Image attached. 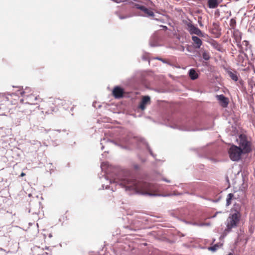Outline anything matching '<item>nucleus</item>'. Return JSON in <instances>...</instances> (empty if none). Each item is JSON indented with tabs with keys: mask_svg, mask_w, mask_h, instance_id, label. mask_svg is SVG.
Returning <instances> with one entry per match:
<instances>
[{
	"mask_svg": "<svg viewBox=\"0 0 255 255\" xmlns=\"http://www.w3.org/2000/svg\"><path fill=\"white\" fill-rule=\"evenodd\" d=\"M40 202H30L28 212L31 213L32 215H38L40 213Z\"/></svg>",
	"mask_w": 255,
	"mask_h": 255,
	"instance_id": "obj_9",
	"label": "nucleus"
},
{
	"mask_svg": "<svg viewBox=\"0 0 255 255\" xmlns=\"http://www.w3.org/2000/svg\"><path fill=\"white\" fill-rule=\"evenodd\" d=\"M133 167L135 170H138L140 169L139 165L137 164H133Z\"/></svg>",
	"mask_w": 255,
	"mask_h": 255,
	"instance_id": "obj_31",
	"label": "nucleus"
},
{
	"mask_svg": "<svg viewBox=\"0 0 255 255\" xmlns=\"http://www.w3.org/2000/svg\"><path fill=\"white\" fill-rule=\"evenodd\" d=\"M213 47L218 51L222 52L223 50V46L221 44L217 42L216 41H213L212 43Z\"/></svg>",
	"mask_w": 255,
	"mask_h": 255,
	"instance_id": "obj_22",
	"label": "nucleus"
},
{
	"mask_svg": "<svg viewBox=\"0 0 255 255\" xmlns=\"http://www.w3.org/2000/svg\"><path fill=\"white\" fill-rule=\"evenodd\" d=\"M186 25L187 26V29L191 35L196 34L200 37L204 36V34L202 31L192 23L187 22Z\"/></svg>",
	"mask_w": 255,
	"mask_h": 255,
	"instance_id": "obj_6",
	"label": "nucleus"
},
{
	"mask_svg": "<svg viewBox=\"0 0 255 255\" xmlns=\"http://www.w3.org/2000/svg\"><path fill=\"white\" fill-rule=\"evenodd\" d=\"M220 213H221V212H217L216 214L214 216H213V218L215 217L216 216L217 214Z\"/></svg>",
	"mask_w": 255,
	"mask_h": 255,
	"instance_id": "obj_40",
	"label": "nucleus"
},
{
	"mask_svg": "<svg viewBox=\"0 0 255 255\" xmlns=\"http://www.w3.org/2000/svg\"><path fill=\"white\" fill-rule=\"evenodd\" d=\"M40 98L38 96H35L32 94H28L24 97V100H25V104L30 105H35L37 103H35V101L39 100Z\"/></svg>",
	"mask_w": 255,
	"mask_h": 255,
	"instance_id": "obj_10",
	"label": "nucleus"
},
{
	"mask_svg": "<svg viewBox=\"0 0 255 255\" xmlns=\"http://www.w3.org/2000/svg\"><path fill=\"white\" fill-rule=\"evenodd\" d=\"M112 190L113 191H115V190H114L113 187L112 186Z\"/></svg>",
	"mask_w": 255,
	"mask_h": 255,
	"instance_id": "obj_48",
	"label": "nucleus"
},
{
	"mask_svg": "<svg viewBox=\"0 0 255 255\" xmlns=\"http://www.w3.org/2000/svg\"><path fill=\"white\" fill-rule=\"evenodd\" d=\"M226 71L233 80L234 81H237L238 80V77L237 75L236 71L233 72L230 69H227Z\"/></svg>",
	"mask_w": 255,
	"mask_h": 255,
	"instance_id": "obj_20",
	"label": "nucleus"
},
{
	"mask_svg": "<svg viewBox=\"0 0 255 255\" xmlns=\"http://www.w3.org/2000/svg\"><path fill=\"white\" fill-rule=\"evenodd\" d=\"M106 139L105 138H103V140H102V141H104V140H106Z\"/></svg>",
	"mask_w": 255,
	"mask_h": 255,
	"instance_id": "obj_52",
	"label": "nucleus"
},
{
	"mask_svg": "<svg viewBox=\"0 0 255 255\" xmlns=\"http://www.w3.org/2000/svg\"><path fill=\"white\" fill-rule=\"evenodd\" d=\"M150 98L149 96H144L142 97L141 101L139 104L138 108L141 110H144L146 108V105L150 103Z\"/></svg>",
	"mask_w": 255,
	"mask_h": 255,
	"instance_id": "obj_13",
	"label": "nucleus"
},
{
	"mask_svg": "<svg viewBox=\"0 0 255 255\" xmlns=\"http://www.w3.org/2000/svg\"><path fill=\"white\" fill-rule=\"evenodd\" d=\"M210 225V223H198V225H197V226L203 227L204 226H209Z\"/></svg>",
	"mask_w": 255,
	"mask_h": 255,
	"instance_id": "obj_30",
	"label": "nucleus"
},
{
	"mask_svg": "<svg viewBox=\"0 0 255 255\" xmlns=\"http://www.w3.org/2000/svg\"><path fill=\"white\" fill-rule=\"evenodd\" d=\"M220 198H219L218 199L215 200H213V201L214 202H215V203H217V202H218L220 200Z\"/></svg>",
	"mask_w": 255,
	"mask_h": 255,
	"instance_id": "obj_38",
	"label": "nucleus"
},
{
	"mask_svg": "<svg viewBox=\"0 0 255 255\" xmlns=\"http://www.w3.org/2000/svg\"><path fill=\"white\" fill-rule=\"evenodd\" d=\"M167 121L169 122L168 126L170 127L186 131H195L209 130L212 129L214 127V123L212 119L208 120L192 119L184 125H181L179 121L175 120L172 117H168Z\"/></svg>",
	"mask_w": 255,
	"mask_h": 255,
	"instance_id": "obj_2",
	"label": "nucleus"
},
{
	"mask_svg": "<svg viewBox=\"0 0 255 255\" xmlns=\"http://www.w3.org/2000/svg\"><path fill=\"white\" fill-rule=\"evenodd\" d=\"M236 23L235 19L234 18H232L230 20V25H235Z\"/></svg>",
	"mask_w": 255,
	"mask_h": 255,
	"instance_id": "obj_32",
	"label": "nucleus"
},
{
	"mask_svg": "<svg viewBox=\"0 0 255 255\" xmlns=\"http://www.w3.org/2000/svg\"><path fill=\"white\" fill-rule=\"evenodd\" d=\"M106 141L107 142L113 143L121 148L127 149L128 148L127 146L124 144L128 143L129 141V139L128 137H123L118 140H114L108 139Z\"/></svg>",
	"mask_w": 255,
	"mask_h": 255,
	"instance_id": "obj_7",
	"label": "nucleus"
},
{
	"mask_svg": "<svg viewBox=\"0 0 255 255\" xmlns=\"http://www.w3.org/2000/svg\"><path fill=\"white\" fill-rule=\"evenodd\" d=\"M148 53L145 52L141 56V59L143 61H147L148 62V63H150L149 59L148 57Z\"/></svg>",
	"mask_w": 255,
	"mask_h": 255,
	"instance_id": "obj_25",
	"label": "nucleus"
},
{
	"mask_svg": "<svg viewBox=\"0 0 255 255\" xmlns=\"http://www.w3.org/2000/svg\"><path fill=\"white\" fill-rule=\"evenodd\" d=\"M158 37L156 34H153V35H152L149 40V44L150 46L157 47L159 46V44L158 43Z\"/></svg>",
	"mask_w": 255,
	"mask_h": 255,
	"instance_id": "obj_14",
	"label": "nucleus"
},
{
	"mask_svg": "<svg viewBox=\"0 0 255 255\" xmlns=\"http://www.w3.org/2000/svg\"><path fill=\"white\" fill-rule=\"evenodd\" d=\"M242 206L240 204L235 203L231 209V213L227 220L226 228L225 232L229 233L232 229L238 227L242 217Z\"/></svg>",
	"mask_w": 255,
	"mask_h": 255,
	"instance_id": "obj_3",
	"label": "nucleus"
},
{
	"mask_svg": "<svg viewBox=\"0 0 255 255\" xmlns=\"http://www.w3.org/2000/svg\"><path fill=\"white\" fill-rule=\"evenodd\" d=\"M162 180H163L164 181L166 182H167V183H170V181L169 180H168V179H166V178H163Z\"/></svg>",
	"mask_w": 255,
	"mask_h": 255,
	"instance_id": "obj_36",
	"label": "nucleus"
},
{
	"mask_svg": "<svg viewBox=\"0 0 255 255\" xmlns=\"http://www.w3.org/2000/svg\"><path fill=\"white\" fill-rule=\"evenodd\" d=\"M153 59L160 60V61H162L163 63H167L168 64L170 65L168 61H167L166 60L162 59L159 57H156L153 58Z\"/></svg>",
	"mask_w": 255,
	"mask_h": 255,
	"instance_id": "obj_29",
	"label": "nucleus"
},
{
	"mask_svg": "<svg viewBox=\"0 0 255 255\" xmlns=\"http://www.w3.org/2000/svg\"><path fill=\"white\" fill-rule=\"evenodd\" d=\"M73 109H74V108H73V107H72V108L71 109V111H73Z\"/></svg>",
	"mask_w": 255,
	"mask_h": 255,
	"instance_id": "obj_50",
	"label": "nucleus"
},
{
	"mask_svg": "<svg viewBox=\"0 0 255 255\" xmlns=\"http://www.w3.org/2000/svg\"><path fill=\"white\" fill-rule=\"evenodd\" d=\"M56 131H57L60 132L61 130L60 129H57Z\"/></svg>",
	"mask_w": 255,
	"mask_h": 255,
	"instance_id": "obj_49",
	"label": "nucleus"
},
{
	"mask_svg": "<svg viewBox=\"0 0 255 255\" xmlns=\"http://www.w3.org/2000/svg\"><path fill=\"white\" fill-rule=\"evenodd\" d=\"M52 111H54V109L52 108Z\"/></svg>",
	"mask_w": 255,
	"mask_h": 255,
	"instance_id": "obj_53",
	"label": "nucleus"
},
{
	"mask_svg": "<svg viewBox=\"0 0 255 255\" xmlns=\"http://www.w3.org/2000/svg\"><path fill=\"white\" fill-rule=\"evenodd\" d=\"M53 145L54 146H56L58 145V144L56 142V141H54L52 143Z\"/></svg>",
	"mask_w": 255,
	"mask_h": 255,
	"instance_id": "obj_37",
	"label": "nucleus"
},
{
	"mask_svg": "<svg viewBox=\"0 0 255 255\" xmlns=\"http://www.w3.org/2000/svg\"><path fill=\"white\" fill-rule=\"evenodd\" d=\"M49 130H46V129H45V131H46V132H47Z\"/></svg>",
	"mask_w": 255,
	"mask_h": 255,
	"instance_id": "obj_51",
	"label": "nucleus"
},
{
	"mask_svg": "<svg viewBox=\"0 0 255 255\" xmlns=\"http://www.w3.org/2000/svg\"><path fill=\"white\" fill-rule=\"evenodd\" d=\"M237 141L239 144L238 147L242 149L244 154H247L252 151V143L251 141L248 139L246 135L243 133L240 134Z\"/></svg>",
	"mask_w": 255,
	"mask_h": 255,
	"instance_id": "obj_4",
	"label": "nucleus"
},
{
	"mask_svg": "<svg viewBox=\"0 0 255 255\" xmlns=\"http://www.w3.org/2000/svg\"><path fill=\"white\" fill-rule=\"evenodd\" d=\"M192 40L195 44L194 47L196 48H200L202 44V41L201 39L197 36H192Z\"/></svg>",
	"mask_w": 255,
	"mask_h": 255,
	"instance_id": "obj_15",
	"label": "nucleus"
},
{
	"mask_svg": "<svg viewBox=\"0 0 255 255\" xmlns=\"http://www.w3.org/2000/svg\"><path fill=\"white\" fill-rule=\"evenodd\" d=\"M25 174L24 173H23V172H22V173H21V174H20V176H25Z\"/></svg>",
	"mask_w": 255,
	"mask_h": 255,
	"instance_id": "obj_39",
	"label": "nucleus"
},
{
	"mask_svg": "<svg viewBox=\"0 0 255 255\" xmlns=\"http://www.w3.org/2000/svg\"><path fill=\"white\" fill-rule=\"evenodd\" d=\"M219 247V245L217 244H215L214 245H213V246L209 247L208 250L213 252H214L217 251V250L218 249V248Z\"/></svg>",
	"mask_w": 255,
	"mask_h": 255,
	"instance_id": "obj_27",
	"label": "nucleus"
},
{
	"mask_svg": "<svg viewBox=\"0 0 255 255\" xmlns=\"http://www.w3.org/2000/svg\"><path fill=\"white\" fill-rule=\"evenodd\" d=\"M133 82V79L132 78H129V79L126 80L125 81H124L123 82V84L124 85H125L127 87H129V86H131Z\"/></svg>",
	"mask_w": 255,
	"mask_h": 255,
	"instance_id": "obj_23",
	"label": "nucleus"
},
{
	"mask_svg": "<svg viewBox=\"0 0 255 255\" xmlns=\"http://www.w3.org/2000/svg\"><path fill=\"white\" fill-rule=\"evenodd\" d=\"M201 17L198 18V22L200 26H203V24L201 20Z\"/></svg>",
	"mask_w": 255,
	"mask_h": 255,
	"instance_id": "obj_34",
	"label": "nucleus"
},
{
	"mask_svg": "<svg viewBox=\"0 0 255 255\" xmlns=\"http://www.w3.org/2000/svg\"><path fill=\"white\" fill-rule=\"evenodd\" d=\"M134 138H135L136 140L140 142V143H142L143 144L145 145V146H146V149L148 150V152H149L150 154L153 157V158H155V156L156 155H155L151 148L150 147L149 145H148V143L146 141V140L144 139V138L141 137H134Z\"/></svg>",
	"mask_w": 255,
	"mask_h": 255,
	"instance_id": "obj_11",
	"label": "nucleus"
},
{
	"mask_svg": "<svg viewBox=\"0 0 255 255\" xmlns=\"http://www.w3.org/2000/svg\"><path fill=\"white\" fill-rule=\"evenodd\" d=\"M202 57L205 60H208L210 58L209 53L207 51H203L202 53Z\"/></svg>",
	"mask_w": 255,
	"mask_h": 255,
	"instance_id": "obj_24",
	"label": "nucleus"
},
{
	"mask_svg": "<svg viewBox=\"0 0 255 255\" xmlns=\"http://www.w3.org/2000/svg\"><path fill=\"white\" fill-rule=\"evenodd\" d=\"M48 237L49 238H51L52 237V234H49V235H48Z\"/></svg>",
	"mask_w": 255,
	"mask_h": 255,
	"instance_id": "obj_43",
	"label": "nucleus"
},
{
	"mask_svg": "<svg viewBox=\"0 0 255 255\" xmlns=\"http://www.w3.org/2000/svg\"><path fill=\"white\" fill-rule=\"evenodd\" d=\"M125 93L124 89L120 86H115L112 91L113 96L117 99L123 98Z\"/></svg>",
	"mask_w": 255,
	"mask_h": 255,
	"instance_id": "obj_8",
	"label": "nucleus"
},
{
	"mask_svg": "<svg viewBox=\"0 0 255 255\" xmlns=\"http://www.w3.org/2000/svg\"><path fill=\"white\" fill-rule=\"evenodd\" d=\"M101 168L105 173L103 175L105 180L111 184L119 186L130 194L153 197L160 196L152 192L155 188L152 184L137 180L130 170L110 165L108 162H102Z\"/></svg>",
	"mask_w": 255,
	"mask_h": 255,
	"instance_id": "obj_1",
	"label": "nucleus"
},
{
	"mask_svg": "<svg viewBox=\"0 0 255 255\" xmlns=\"http://www.w3.org/2000/svg\"><path fill=\"white\" fill-rule=\"evenodd\" d=\"M227 255H233V254L231 253H230L229 254H228Z\"/></svg>",
	"mask_w": 255,
	"mask_h": 255,
	"instance_id": "obj_47",
	"label": "nucleus"
},
{
	"mask_svg": "<svg viewBox=\"0 0 255 255\" xmlns=\"http://www.w3.org/2000/svg\"><path fill=\"white\" fill-rule=\"evenodd\" d=\"M234 199H236V198L234 196V195L233 193H230L227 195V198H226V206L227 207L230 206L231 203L232 201Z\"/></svg>",
	"mask_w": 255,
	"mask_h": 255,
	"instance_id": "obj_21",
	"label": "nucleus"
},
{
	"mask_svg": "<svg viewBox=\"0 0 255 255\" xmlns=\"http://www.w3.org/2000/svg\"><path fill=\"white\" fill-rule=\"evenodd\" d=\"M103 142H101V144L102 145V147H101V149H104V145H103Z\"/></svg>",
	"mask_w": 255,
	"mask_h": 255,
	"instance_id": "obj_41",
	"label": "nucleus"
},
{
	"mask_svg": "<svg viewBox=\"0 0 255 255\" xmlns=\"http://www.w3.org/2000/svg\"><path fill=\"white\" fill-rule=\"evenodd\" d=\"M188 75L190 79L192 80H195L197 79L199 76L197 71L194 68H191L189 70Z\"/></svg>",
	"mask_w": 255,
	"mask_h": 255,
	"instance_id": "obj_16",
	"label": "nucleus"
},
{
	"mask_svg": "<svg viewBox=\"0 0 255 255\" xmlns=\"http://www.w3.org/2000/svg\"><path fill=\"white\" fill-rule=\"evenodd\" d=\"M217 99L219 101L220 105L224 107H227L229 104V99L224 95L221 94L216 96Z\"/></svg>",
	"mask_w": 255,
	"mask_h": 255,
	"instance_id": "obj_12",
	"label": "nucleus"
},
{
	"mask_svg": "<svg viewBox=\"0 0 255 255\" xmlns=\"http://www.w3.org/2000/svg\"><path fill=\"white\" fill-rule=\"evenodd\" d=\"M138 158L142 162H145L146 161V159L145 158H141L140 156H138Z\"/></svg>",
	"mask_w": 255,
	"mask_h": 255,
	"instance_id": "obj_35",
	"label": "nucleus"
},
{
	"mask_svg": "<svg viewBox=\"0 0 255 255\" xmlns=\"http://www.w3.org/2000/svg\"><path fill=\"white\" fill-rule=\"evenodd\" d=\"M60 101H61V100H60L59 99H54L52 98H50L49 102L53 104H56L57 102Z\"/></svg>",
	"mask_w": 255,
	"mask_h": 255,
	"instance_id": "obj_28",
	"label": "nucleus"
},
{
	"mask_svg": "<svg viewBox=\"0 0 255 255\" xmlns=\"http://www.w3.org/2000/svg\"><path fill=\"white\" fill-rule=\"evenodd\" d=\"M20 102H25V100H24V98H23V99H21V100H20Z\"/></svg>",
	"mask_w": 255,
	"mask_h": 255,
	"instance_id": "obj_42",
	"label": "nucleus"
},
{
	"mask_svg": "<svg viewBox=\"0 0 255 255\" xmlns=\"http://www.w3.org/2000/svg\"><path fill=\"white\" fill-rule=\"evenodd\" d=\"M132 16H143L144 15L141 14L140 12H135L133 13L132 15H120L119 16V17L120 19H125L128 18H129Z\"/></svg>",
	"mask_w": 255,
	"mask_h": 255,
	"instance_id": "obj_19",
	"label": "nucleus"
},
{
	"mask_svg": "<svg viewBox=\"0 0 255 255\" xmlns=\"http://www.w3.org/2000/svg\"><path fill=\"white\" fill-rule=\"evenodd\" d=\"M219 4V2L218 0H208V5L210 8H215Z\"/></svg>",
	"mask_w": 255,
	"mask_h": 255,
	"instance_id": "obj_18",
	"label": "nucleus"
},
{
	"mask_svg": "<svg viewBox=\"0 0 255 255\" xmlns=\"http://www.w3.org/2000/svg\"><path fill=\"white\" fill-rule=\"evenodd\" d=\"M21 91L20 92V94L22 97H25V96L29 94V93L33 92L32 89L28 87H25L24 89H23V87H21Z\"/></svg>",
	"mask_w": 255,
	"mask_h": 255,
	"instance_id": "obj_17",
	"label": "nucleus"
},
{
	"mask_svg": "<svg viewBox=\"0 0 255 255\" xmlns=\"http://www.w3.org/2000/svg\"><path fill=\"white\" fill-rule=\"evenodd\" d=\"M182 221L187 225H192L195 226H197V225H198V223L196 222L188 221L184 219L182 220Z\"/></svg>",
	"mask_w": 255,
	"mask_h": 255,
	"instance_id": "obj_26",
	"label": "nucleus"
},
{
	"mask_svg": "<svg viewBox=\"0 0 255 255\" xmlns=\"http://www.w3.org/2000/svg\"><path fill=\"white\" fill-rule=\"evenodd\" d=\"M0 251H4L5 252V250L2 249V248H0Z\"/></svg>",
	"mask_w": 255,
	"mask_h": 255,
	"instance_id": "obj_44",
	"label": "nucleus"
},
{
	"mask_svg": "<svg viewBox=\"0 0 255 255\" xmlns=\"http://www.w3.org/2000/svg\"><path fill=\"white\" fill-rule=\"evenodd\" d=\"M164 28H167V27L166 26H162Z\"/></svg>",
	"mask_w": 255,
	"mask_h": 255,
	"instance_id": "obj_46",
	"label": "nucleus"
},
{
	"mask_svg": "<svg viewBox=\"0 0 255 255\" xmlns=\"http://www.w3.org/2000/svg\"><path fill=\"white\" fill-rule=\"evenodd\" d=\"M181 194H182V193H178V194H175L174 195H180Z\"/></svg>",
	"mask_w": 255,
	"mask_h": 255,
	"instance_id": "obj_45",
	"label": "nucleus"
},
{
	"mask_svg": "<svg viewBox=\"0 0 255 255\" xmlns=\"http://www.w3.org/2000/svg\"><path fill=\"white\" fill-rule=\"evenodd\" d=\"M228 152L230 159L234 161H239L241 158L242 155L245 154L240 147L234 144L230 147Z\"/></svg>",
	"mask_w": 255,
	"mask_h": 255,
	"instance_id": "obj_5",
	"label": "nucleus"
},
{
	"mask_svg": "<svg viewBox=\"0 0 255 255\" xmlns=\"http://www.w3.org/2000/svg\"><path fill=\"white\" fill-rule=\"evenodd\" d=\"M102 187V189H104V188L107 189H109L111 187L110 185H107L105 186V184H103Z\"/></svg>",
	"mask_w": 255,
	"mask_h": 255,
	"instance_id": "obj_33",
	"label": "nucleus"
}]
</instances>
